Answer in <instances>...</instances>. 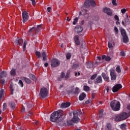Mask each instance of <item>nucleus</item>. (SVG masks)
<instances>
[{"label": "nucleus", "mask_w": 130, "mask_h": 130, "mask_svg": "<svg viewBox=\"0 0 130 130\" xmlns=\"http://www.w3.org/2000/svg\"><path fill=\"white\" fill-rule=\"evenodd\" d=\"M64 114L63 111L58 110V111L54 112L51 114L50 117V120L53 122H56L58 120V118L62 117Z\"/></svg>", "instance_id": "f257e3e1"}, {"label": "nucleus", "mask_w": 130, "mask_h": 130, "mask_svg": "<svg viewBox=\"0 0 130 130\" xmlns=\"http://www.w3.org/2000/svg\"><path fill=\"white\" fill-rule=\"evenodd\" d=\"M130 116V112L128 113L123 112L121 113L120 115H117L115 117V120L116 121H120L127 119Z\"/></svg>", "instance_id": "f03ea898"}, {"label": "nucleus", "mask_w": 130, "mask_h": 130, "mask_svg": "<svg viewBox=\"0 0 130 130\" xmlns=\"http://www.w3.org/2000/svg\"><path fill=\"white\" fill-rule=\"evenodd\" d=\"M110 106L112 109L115 111H119L120 108V102L116 101V100H114L112 101L110 103Z\"/></svg>", "instance_id": "7ed1b4c3"}, {"label": "nucleus", "mask_w": 130, "mask_h": 130, "mask_svg": "<svg viewBox=\"0 0 130 130\" xmlns=\"http://www.w3.org/2000/svg\"><path fill=\"white\" fill-rule=\"evenodd\" d=\"M48 95V90L46 88H42L40 90L39 96L40 98L44 99Z\"/></svg>", "instance_id": "20e7f679"}, {"label": "nucleus", "mask_w": 130, "mask_h": 130, "mask_svg": "<svg viewBox=\"0 0 130 130\" xmlns=\"http://www.w3.org/2000/svg\"><path fill=\"white\" fill-rule=\"evenodd\" d=\"M60 65V61L59 60L56 59V58H53L51 60V67L52 68H56Z\"/></svg>", "instance_id": "39448f33"}, {"label": "nucleus", "mask_w": 130, "mask_h": 130, "mask_svg": "<svg viewBox=\"0 0 130 130\" xmlns=\"http://www.w3.org/2000/svg\"><path fill=\"white\" fill-rule=\"evenodd\" d=\"M22 19H23V23H26L29 19V14L27 11H23L22 14Z\"/></svg>", "instance_id": "423d86ee"}, {"label": "nucleus", "mask_w": 130, "mask_h": 130, "mask_svg": "<svg viewBox=\"0 0 130 130\" xmlns=\"http://www.w3.org/2000/svg\"><path fill=\"white\" fill-rule=\"evenodd\" d=\"M73 114L74 116L73 119H72V121L73 122L78 123L80 120V119L78 117V112L77 111H74V112H73Z\"/></svg>", "instance_id": "0eeeda50"}, {"label": "nucleus", "mask_w": 130, "mask_h": 130, "mask_svg": "<svg viewBox=\"0 0 130 130\" xmlns=\"http://www.w3.org/2000/svg\"><path fill=\"white\" fill-rule=\"evenodd\" d=\"M110 73L111 80L115 81L117 78L116 73L115 72V71L113 70H110Z\"/></svg>", "instance_id": "6e6552de"}, {"label": "nucleus", "mask_w": 130, "mask_h": 130, "mask_svg": "<svg viewBox=\"0 0 130 130\" xmlns=\"http://www.w3.org/2000/svg\"><path fill=\"white\" fill-rule=\"evenodd\" d=\"M122 87V86L120 84H116L112 88V91L113 92L115 93L117 92Z\"/></svg>", "instance_id": "1a4fd4ad"}, {"label": "nucleus", "mask_w": 130, "mask_h": 130, "mask_svg": "<svg viewBox=\"0 0 130 130\" xmlns=\"http://www.w3.org/2000/svg\"><path fill=\"white\" fill-rule=\"evenodd\" d=\"M103 12L104 13L107 14L109 16L112 15V12L110 8H108V7H105L104 8H103Z\"/></svg>", "instance_id": "9d476101"}, {"label": "nucleus", "mask_w": 130, "mask_h": 130, "mask_svg": "<svg viewBox=\"0 0 130 130\" xmlns=\"http://www.w3.org/2000/svg\"><path fill=\"white\" fill-rule=\"evenodd\" d=\"M103 83V79L101 76H99L94 81L95 84H101Z\"/></svg>", "instance_id": "9b49d317"}, {"label": "nucleus", "mask_w": 130, "mask_h": 130, "mask_svg": "<svg viewBox=\"0 0 130 130\" xmlns=\"http://www.w3.org/2000/svg\"><path fill=\"white\" fill-rule=\"evenodd\" d=\"M23 43V39H20L19 38H17L15 41V43L19 46L22 45Z\"/></svg>", "instance_id": "f8f14e48"}, {"label": "nucleus", "mask_w": 130, "mask_h": 130, "mask_svg": "<svg viewBox=\"0 0 130 130\" xmlns=\"http://www.w3.org/2000/svg\"><path fill=\"white\" fill-rule=\"evenodd\" d=\"M83 29L82 26L78 25L77 26L75 29L74 30L76 32L80 33L83 31Z\"/></svg>", "instance_id": "ddd939ff"}, {"label": "nucleus", "mask_w": 130, "mask_h": 130, "mask_svg": "<svg viewBox=\"0 0 130 130\" xmlns=\"http://www.w3.org/2000/svg\"><path fill=\"white\" fill-rule=\"evenodd\" d=\"M20 79L24 80L27 84L31 83V80H30V79H29L28 78H27L25 77H21Z\"/></svg>", "instance_id": "4468645a"}, {"label": "nucleus", "mask_w": 130, "mask_h": 130, "mask_svg": "<svg viewBox=\"0 0 130 130\" xmlns=\"http://www.w3.org/2000/svg\"><path fill=\"white\" fill-rule=\"evenodd\" d=\"M102 76L105 81L109 82V77L108 76H107L105 73H103L102 74Z\"/></svg>", "instance_id": "2eb2a0df"}, {"label": "nucleus", "mask_w": 130, "mask_h": 130, "mask_svg": "<svg viewBox=\"0 0 130 130\" xmlns=\"http://www.w3.org/2000/svg\"><path fill=\"white\" fill-rule=\"evenodd\" d=\"M71 104L69 102L63 103L61 104V108H64L69 107L70 106Z\"/></svg>", "instance_id": "dca6fc26"}, {"label": "nucleus", "mask_w": 130, "mask_h": 130, "mask_svg": "<svg viewBox=\"0 0 130 130\" xmlns=\"http://www.w3.org/2000/svg\"><path fill=\"white\" fill-rule=\"evenodd\" d=\"M85 64L88 69H91L93 67V63L91 62H87Z\"/></svg>", "instance_id": "f3484780"}, {"label": "nucleus", "mask_w": 130, "mask_h": 130, "mask_svg": "<svg viewBox=\"0 0 130 130\" xmlns=\"http://www.w3.org/2000/svg\"><path fill=\"white\" fill-rule=\"evenodd\" d=\"M74 39V41L75 42L76 45H80V42H79L78 36H75Z\"/></svg>", "instance_id": "a211bd4d"}, {"label": "nucleus", "mask_w": 130, "mask_h": 130, "mask_svg": "<svg viewBox=\"0 0 130 130\" xmlns=\"http://www.w3.org/2000/svg\"><path fill=\"white\" fill-rule=\"evenodd\" d=\"M9 106L11 108L12 110H14L16 107L15 103L14 102H11L9 103Z\"/></svg>", "instance_id": "6ab92c4d"}, {"label": "nucleus", "mask_w": 130, "mask_h": 130, "mask_svg": "<svg viewBox=\"0 0 130 130\" xmlns=\"http://www.w3.org/2000/svg\"><path fill=\"white\" fill-rule=\"evenodd\" d=\"M84 5L86 8H89V7L90 6V0H86L85 2H84Z\"/></svg>", "instance_id": "aec40b11"}, {"label": "nucleus", "mask_w": 130, "mask_h": 130, "mask_svg": "<svg viewBox=\"0 0 130 130\" xmlns=\"http://www.w3.org/2000/svg\"><path fill=\"white\" fill-rule=\"evenodd\" d=\"M4 91L5 89H2L0 91V101H2L3 96H4Z\"/></svg>", "instance_id": "412c9836"}, {"label": "nucleus", "mask_w": 130, "mask_h": 130, "mask_svg": "<svg viewBox=\"0 0 130 130\" xmlns=\"http://www.w3.org/2000/svg\"><path fill=\"white\" fill-rule=\"evenodd\" d=\"M86 94L84 93H82V94H81L79 97V100L80 101H83L84 98L86 97Z\"/></svg>", "instance_id": "4be33fe9"}, {"label": "nucleus", "mask_w": 130, "mask_h": 130, "mask_svg": "<svg viewBox=\"0 0 130 130\" xmlns=\"http://www.w3.org/2000/svg\"><path fill=\"white\" fill-rule=\"evenodd\" d=\"M103 59H105L107 61H109L111 60V58L110 56H106V55H103L102 57Z\"/></svg>", "instance_id": "5701e85b"}, {"label": "nucleus", "mask_w": 130, "mask_h": 130, "mask_svg": "<svg viewBox=\"0 0 130 130\" xmlns=\"http://www.w3.org/2000/svg\"><path fill=\"white\" fill-rule=\"evenodd\" d=\"M7 76V73L6 72H2L0 73V78H3V77H6Z\"/></svg>", "instance_id": "b1692460"}, {"label": "nucleus", "mask_w": 130, "mask_h": 130, "mask_svg": "<svg viewBox=\"0 0 130 130\" xmlns=\"http://www.w3.org/2000/svg\"><path fill=\"white\" fill-rule=\"evenodd\" d=\"M10 74L12 76H15L16 75V70L12 69L10 72Z\"/></svg>", "instance_id": "393cba45"}, {"label": "nucleus", "mask_w": 130, "mask_h": 130, "mask_svg": "<svg viewBox=\"0 0 130 130\" xmlns=\"http://www.w3.org/2000/svg\"><path fill=\"white\" fill-rule=\"evenodd\" d=\"M47 55L46 54V53H45V52H43L42 53V57H43V60L44 61H45L46 60V59H47Z\"/></svg>", "instance_id": "a878e982"}, {"label": "nucleus", "mask_w": 130, "mask_h": 130, "mask_svg": "<svg viewBox=\"0 0 130 130\" xmlns=\"http://www.w3.org/2000/svg\"><path fill=\"white\" fill-rule=\"evenodd\" d=\"M90 6H91L92 7H95L96 6V3H95L94 0H89Z\"/></svg>", "instance_id": "bb28decb"}, {"label": "nucleus", "mask_w": 130, "mask_h": 130, "mask_svg": "<svg viewBox=\"0 0 130 130\" xmlns=\"http://www.w3.org/2000/svg\"><path fill=\"white\" fill-rule=\"evenodd\" d=\"M42 26V24H40L37 26V27L36 28V34H38V32L39 31H40V29H41V27Z\"/></svg>", "instance_id": "cd10ccee"}, {"label": "nucleus", "mask_w": 130, "mask_h": 130, "mask_svg": "<svg viewBox=\"0 0 130 130\" xmlns=\"http://www.w3.org/2000/svg\"><path fill=\"white\" fill-rule=\"evenodd\" d=\"M114 19L116 21V25H120V23L119 22V19L118 16L117 15H115Z\"/></svg>", "instance_id": "c85d7f7f"}, {"label": "nucleus", "mask_w": 130, "mask_h": 130, "mask_svg": "<svg viewBox=\"0 0 130 130\" xmlns=\"http://www.w3.org/2000/svg\"><path fill=\"white\" fill-rule=\"evenodd\" d=\"M123 41L125 43L128 42L129 39L127 35L123 37Z\"/></svg>", "instance_id": "c756f323"}, {"label": "nucleus", "mask_w": 130, "mask_h": 130, "mask_svg": "<svg viewBox=\"0 0 130 130\" xmlns=\"http://www.w3.org/2000/svg\"><path fill=\"white\" fill-rule=\"evenodd\" d=\"M105 130H112L110 123H107L106 124Z\"/></svg>", "instance_id": "7c9ffc66"}, {"label": "nucleus", "mask_w": 130, "mask_h": 130, "mask_svg": "<svg viewBox=\"0 0 130 130\" xmlns=\"http://www.w3.org/2000/svg\"><path fill=\"white\" fill-rule=\"evenodd\" d=\"M70 73H71V72H70V70L67 71L66 75L65 76V79H66V80H68V79L70 78Z\"/></svg>", "instance_id": "2f4dec72"}, {"label": "nucleus", "mask_w": 130, "mask_h": 130, "mask_svg": "<svg viewBox=\"0 0 130 130\" xmlns=\"http://www.w3.org/2000/svg\"><path fill=\"white\" fill-rule=\"evenodd\" d=\"M103 113H104V110H103L102 109V110H101L100 111L99 116V117L100 118H101L104 117V115Z\"/></svg>", "instance_id": "473e14b6"}, {"label": "nucleus", "mask_w": 130, "mask_h": 130, "mask_svg": "<svg viewBox=\"0 0 130 130\" xmlns=\"http://www.w3.org/2000/svg\"><path fill=\"white\" fill-rule=\"evenodd\" d=\"M37 29H36V28L32 27L31 29H30L28 31V33H32L34 31H36V30Z\"/></svg>", "instance_id": "72a5a7b5"}, {"label": "nucleus", "mask_w": 130, "mask_h": 130, "mask_svg": "<svg viewBox=\"0 0 130 130\" xmlns=\"http://www.w3.org/2000/svg\"><path fill=\"white\" fill-rule=\"evenodd\" d=\"M79 67V65L77 63H74L73 64L72 69L74 70L77 69Z\"/></svg>", "instance_id": "f704fd0d"}, {"label": "nucleus", "mask_w": 130, "mask_h": 130, "mask_svg": "<svg viewBox=\"0 0 130 130\" xmlns=\"http://www.w3.org/2000/svg\"><path fill=\"white\" fill-rule=\"evenodd\" d=\"M28 77L32 80H35L36 79L35 76L32 74H29Z\"/></svg>", "instance_id": "c9c22d12"}, {"label": "nucleus", "mask_w": 130, "mask_h": 130, "mask_svg": "<svg viewBox=\"0 0 130 130\" xmlns=\"http://www.w3.org/2000/svg\"><path fill=\"white\" fill-rule=\"evenodd\" d=\"M27 42L25 41L23 45V51H24L26 50V46H27Z\"/></svg>", "instance_id": "e433bc0d"}, {"label": "nucleus", "mask_w": 130, "mask_h": 130, "mask_svg": "<svg viewBox=\"0 0 130 130\" xmlns=\"http://www.w3.org/2000/svg\"><path fill=\"white\" fill-rule=\"evenodd\" d=\"M121 34L123 37L127 36L125 30L123 29L121 30Z\"/></svg>", "instance_id": "4c0bfd02"}, {"label": "nucleus", "mask_w": 130, "mask_h": 130, "mask_svg": "<svg viewBox=\"0 0 130 130\" xmlns=\"http://www.w3.org/2000/svg\"><path fill=\"white\" fill-rule=\"evenodd\" d=\"M116 71L118 73H121V70H120V66H118L116 69Z\"/></svg>", "instance_id": "58836bf2"}, {"label": "nucleus", "mask_w": 130, "mask_h": 130, "mask_svg": "<svg viewBox=\"0 0 130 130\" xmlns=\"http://www.w3.org/2000/svg\"><path fill=\"white\" fill-rule=\"evenodd\" d=\"M35 54L38 56V58L41 57V53L40 52L36 51Z\"/></svg>", "instance_id": "ea45409f"}, {"label": "nucleus", "mask_w": 130, "mask_h": 130, "mask_svg": "<svg viewBox=\"0 0 130 130\" xmlns=\"http://www.w3.org/2000/svg\"><path fill=\"white\" fill-rule=\"evenodd\" d=\"M10 90L11 91V94L13 95V91H14V89L13 86L12 84H10Z\"/></svg>", "instance_id": "a19ab883"}, {"label": "nucleus", "mask_w": 130, "mask_h": 130, "mask_svg": "<svg viewBox=\"0 0 130 130\" xmlns=\"http://www.w3.org/2000/svg\"><path fill=\"white\" fill-rule=\"evenodd\" d=\"M120 128L122 129H125L126 128V125L124 123L123 124H122L120 126Z\"/></svg>", "instance_id": "79ce46f5"}, {"label": "nucleus", "mask_w": 130, "mask_h": 130, "mask_svg": "<svg viewBox=\"0 0 130 130\" xmlns=\"http://www.w3.org/2000/svg\"><path fill=\"white\" fill-rule=\"evenodd\" d=\"M79 88L76 87L75 91L73 93V94H78L79 93Z\"/></svg>", "instance_id": "37998d69"}, {"label": "nucleus", "mask_w": 130, "mask_h": 130, "mask_svg": "<svg viewBox=\"0 0 130 130\" xmlns=\"http://www.w3.org/2000/svg\"><path fill=\"white\" fill-rule=\"evenodd\" d=\"M71 53H68L67 54H66V58L69 60L71 58Z\"/></svg>", "instance_id": "c03bdc74"}, {"label": "nucleus", "mask_w": 130, "mask_h": 130, "mask_svg": "<svg viewBox=\"0 0 130 130\" xmlns=\"http://www.w3.org/2000/svg\"><path fill=\"white\" fill-rule=\"evenodd\" d=\"M18 84H19V85L21 87H23L24 86V83L23 82V81L22 80H19Z\"/></svg>", "instance_id": "a18cd8bd"}, {"label": "nucleus", "mask_w": 130, "mask_h": 130, "mask_svg": "<svg viewBox=\"0 0 130 130\" xmlns=\"http://www.w3.org/2000/svg\"><path fill=\"white\" fill-rule=\"evenodd\" d=\"M60 123V125L61 126H67V123H66V122H64L63 121H60V123Z\"/></svg>", "instance_id": "49530a36"}, {"label": "nucleus", "mask_w": 130, "mask_h": 130, "mask_svg": "<svg viewBox=\"0 0 130 130\" xmlns=\"http://www.w3.org/2000/svg\"><path fill=\"white\" fill-rule=\"evenodd\" d=\"M83 88H84V90L86 91H89L90 90L89 87L87 86H84Z\"/></svg>", "instance_id": "de8ad7c7"}, {"label": "nucleus", "mask_w": 130, "mask_h": 130, "mask_svg": "<svg viewBox=\"0 0 130 130\" xmlns=\"http://www.w3.org/2000/svg\"><path fill=\"white\" fill-rule=\"evenodd\" d=\"M7 108V103H5L3 104V110L5 111Z\"/></svg>", "instance_id": "09e8293b"}, {"label": "nucleus", "mask_w": 130, "mask_h": 130, "mask_svg": "<svg viewBox=\"0 0 130 130\" xmlns=\"http://www.w3.org/2000/svg\"><path fill=\"white\" fill-rule=\"evenodd\" d=\"M97 76V74H95L94 75H93L91 77H90V79L91 80H94L96 77Z\"/></svg>", "instance_id": "8fccbe9b"}, {"label": "nucleus", "mask_w": 130, "mask_h": 130, "mask_svg": "<svg viewBox=\"0 0 130 130\" xmlns=\"http://www.w3.org/2000/svg\"><path fill=\"white\" fill-rule=\"evenodd\" d=\"M78 19L77 17L75 18L73 22V25H76V23L78 22Z\"/></svg>", "instance_id": "3c124183"}, {"label": "nucleus", "mask_w": 130, "mask_h": 130, "mask_svg": "<svg viewBox=\"0 0 130 130\" xmlns=\"http://www.w3.org/2000/svg\"><path fill=\"white\" fill-rule=\"evenodd\" d=\"M60 77L61 78H62V79L66 78V74H64V73H63V72H61Z\"/></svg>", "instance_id": "603ef678"}, {"label": "nucleus", "mask_w": 130, "mask_h": 130, "mask_svg": "<svg viewBox=\"0 0 130 130\" xmlns=\"http://www.w3.org/2000/svg\"><path fill=\"white\" fill-rule=\"evenodd\" d=\"M5 83H6V80L5 79L1 80V83L2 85H5Z\"/></svg>", "instance_id": "864d4df0"}, {"label": "nucleus", "mask_w": 130, "mask_h": 130, "mask_svg": "<svg viewBox=\"0 0 130 130\" xmlns=\"http://www.w3.org/2000/svg\"><path fill=\"white\" fill-rule=\"evenodd\" d=\"M108 47L110 49H112L113 48V45L112 44V43H111L110 42L108 43Z\"/></svg>", "instance_id": "5fc2aeb1"}, {"label": "nucleus", "mask_w": 130, "mask_h": 130, "mask_svg": "<svg viewBox=\"0 0 130 130\" xmlns=\"http://www.w3.org/2000/svg\"><path fill=\"white\" fill-rule=\"evenodd\" d=\"M127 18L124 19L125 22L128 24L129 23V20L128 19V16H127Z\"/></svg>", "instance_id": "6e6d98bb"}, {"label": "nucleus", "mask_w": 130, "mask_h": 130, "mask_svg": "<svg viewBox=\"0 0 130 130\" xmlns=\"http://www.w3.org/2000/svg\"><path fill=\"white\" fill-rule=\"evenodd\" d=\"M112 3L113 6H116L117 5V3H116V0H112Z\"/></svg>", "instance_id": "4d7b16f0"}, {"label": "nucleus", "mask_w": 130, "mask_h": 130, "mask_svg": "<svg viewBox=\"0 0 130 130\" xmlns=\"http://www.w3.org/2000/svg\"><path fill=\"white\" fill-rule=\"evenodd\" d=\"M82 12L84 13V15L86 14H87V12H88L87 10V9H83V10H82Z\"/></svg>", "instance_id": "13d9d810"}, {"label": "nucleus", "mask_w": 130, "mask_h": 130, "mask_svg": "<svg viewBox=\"0 0 130 130\" xmlns=\"http://www.w3.org/2000/svg\"><path fill=\"white\" fill-rule=\"evenodd\" d=\"M121 13L122 14H124L126 12V9L125 8H123V9H121Z\"/></svg>", "instance_id": "bf43d9fd"}, {"label": "nucleus", "mask_w": 130, "mask_h": 130, "mask_svg": "<svg viewBox=\"0 0 130 130\" xmlns=\"http://www.w3.org/2000/svg\"><path fill=\"white\" fill-rule=\"evenodd\" d=\"M114 30L115 31V34H118V30L117 29V28L116 27H114Z\"/></svg>", "instance_id": "052dcab7"}, {"label": "nucleus", "mask_w": 130, "mask_h": 130, "mask_svg": "<svg viewBox=\"0 0 130 130\" xmlns=\"http://www.w3.org/2000/svg\"><path fill=\"white\" fill-rule=\"evenodd\" d=\"M120 55L121 56H125V53L123 51L121 52H120Z\"/></svg>", "instance_id": "680f3d73"}, {"label": "nucleus", "mask_w": 130, "mask_h": 130, "mask_svg": "<svg viewBox=\"0 0 130 130\" xmlns=\"http://www.w3.org/2000/svg\"><path fill=\"white\" fill-rule=\"evenodd\" d=\"M32 115H33V113L32 112H29L28 114V116L30 117Z\"/></svg>", "instance_id": "e2e57ef3"}, {"label": "nucleus", "mask_w": 130, "mask_h": 130, "mask_svg": "<svg viewBox=\"0 0 130 130\" xmlns=\"http://www.w3.org/2000/svg\"><path fill=\"white\" fill-rule=\"evenodd\" d=\"M47 10L48 12H50V11H51V7H48L47 8Z\"/></svg>", "instance_id": "0e129e2a"}, {"label": "nucleus", "mask_w": 130, "mask_h": 130, "mask_svg": "<svg viewBox=\"0 0 130 130\" xmlns=\"http://www.w3.org/2000/svg\"><path fill=\"white\" fill-rule=\"evenodd\" d=\"M27 107L28 108H30V107H32V105L30 104H27Z\"/></svg>", "instance_id": "69168bd1"}, {"label": "nucleus", "mask_w": 130, "mask_h": 130, "mask_svg": "<svg viewBox=\"0 0 130 130\" xmlns=\"http://www.w3.org/2000/svg\"><path fill=\"white\" fill-rule=\"evenodd\" d=\"M67 124H68V125H69V126L72 125V122H71V121H69V122L68 121V122H67Z\"/></svg>", "instance_id": "338daca9"}, {"label": "nucleus", "mask_w": 130, "mask_h": 130, "mask_svg": "<svg viewBox=\"0 0 130 130\" xmlns=\"http://www.w3.org/2000/svg\"><path fill=\"white\" fill-rule=\"evenodd\" d=\"M95 96V93H92L91 98H92V99H93L94 98Z\"/></svg>", "instance_id": "774afa93"}]
</instances>
